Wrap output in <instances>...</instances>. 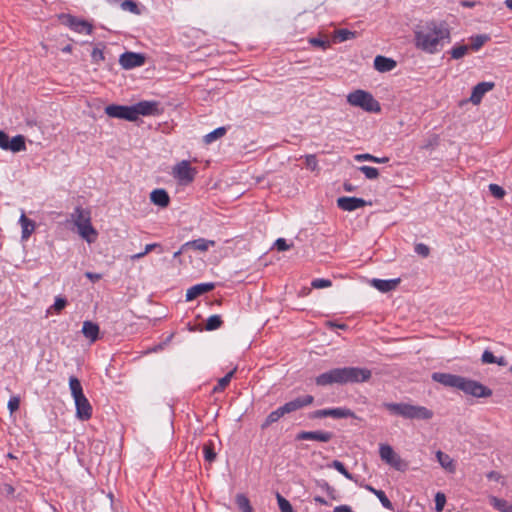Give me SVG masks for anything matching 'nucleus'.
Listing matches in <instances>:
<instances>
[{"label": "nucleus", "instance_id": "obj_1", "mask_svg": "<svg viewBox=\"0 0 512 512\" xmlns=\"http://www.w3.org/2000/svg\"><path fill=\"white\" fill-rule=\"evenodd\" d=\"M414 40L418 49L429 54H435L450 43L451 33L445 22L430 21L418 26Z\"/></svg>", "mask_w": 512, "mask_h": 512}, {"label": "nucleus", "instance_id": "obj_2", "mask_svg": "<svg viewBox=\"0 0 512 512\" xmlns=\"http://www.w3.org/2000/svg\"><path fill=\"white\" fill-rule=\"evenodd\" d=\"M372 376L371 370L361 367H342L334 368L318 375L315 383L318 386H328L332 384H354L367 382Z\"/></svg>", "mask_w": 512, "mask_h": 512}, {"label": "nucleus", "instance_id": "obj_3", "mask_svg": "<svg viewBox=\"0 0 512 512\" xmlns=\"http://www.w3.org/2000/svg\"><path fill=\"white\" fill-rule=\"evenodd\" d=\"M382 407L391 415L400 416L409 420H430L434 416L433 411L424 406L413 405L405 402H384Z\"/></svg>", "mask_w": 512, "mask_h": 512}, {"label": "nucleus", "instance_id": "obj_4", "mask_svg": "<svg viewBox=\"0 0 512 512\" xmlns=\"http://www.w3.org/2000/svg\"><path fill=\"white\" fill-rule=\"evenodd\" d=\"M71 218L78 229L79 235L88 243H93L97 237V231L91 224L90 211L77 206L71 214Z\"/></svg>", "mask_w": 512, "mask_h": 512}, {"label": "nucleus", "instance_id": "obj_5", "mask_svg": "<svg viewBox=\"0 0 512 512\" xmlns=\"http://www.w3.org/2000/svg\"><path fill=\"white\" fill-rule=\"evenodd\" d=\"M347 102L354 107H359L366 112L378 113L381 111L380 103L373 95L365 90L357 89L347 95Z\"/></svg>", "mask_w": 512, "mask_h": 512}, {"label": "nucleus", "instance_id": "obj_6", "mask_svg": "<svg viewBox=\"0 0 512 512\" xmlns=\"http://www.w3.org/2000/svg\"><path fill=\"white\" fill-rule=\"evenodd\" d=\"M379 455L382 461L396 469L397 471H405L408 463L398 455L389 444H380Z\"/></svg>", "mask_w": 512, "mask_h": 512}, {"label": "nucleus", "instance_id": "obj_7", "mask_svg": "<svg viewBox=\"0 0 512 512\" xmlns=\"http://www.w3.org/2000/svg\"><path fill=\"white\" fill-rule=\"evenodd\" d=\"M459 390L463 391L465 394L477 397V398H485L492 395V390L488 387L484 386L478 381L467 379L461 376L459 383Z\"/></svg>", "mask_w": 512, "mask_h": 512}, {"label": "nucleus", "instance_id": "obj_8", "mask_svg": "<svg viewBox=\"0 0 512 512\" xmlns=\"http://www.w3.org/2000/svg\"><path fill=\"white\" fill-rule=\"evenodd\" d=\"M197 174L196 168L192 167L190 162L182 160L177 163L172 170L173 177L181 184L188 185L193 182Z\"/></svg>", "mask_w": 512, "mask_h": 512}, {"label": "nucleus", "instance_id": "obj_9", "mask_svg": "<svg viewBox=\"0 0 512 512\" xmlns=\"http://www.w3.org/2000/svg\"><path fill=\"white\" fill-rule=\"evenodd\" d=\"M308 417L310 419H320L325 417H332L334 419L357 418L355 413L351 409L346 407L325 408L315 410L309 413Z\"/></svg>", "mask_w": 512, "mask_h": 512}, {"label": "nucleus", "instance_id": "obj_10", "mask_svg": "<svg viewBox=\"0 0 512 512\" xmlns=\"http://www.w3.org/2000/svg\"><path fill=\"white\" fill-rule=\"evenodd\" d=\"M105 113L112 118L124 119L127 121H136L133 105H108L105 107Z\"/></svg>", "mask_w": 512, "mask_h": 512}, {"label": "nucleus", "instance_id": "obj_11", "mask_svg": "<svg viewBox=\"0 0 512 512\" xmlns=\"http://www.w3.org/2000/svg\"><path fill=\"white\" fill-rule=\"evenodd\" d=\"M333 436L334 434L332 432L324 430L301 431L296 435V440H313L327 443L333 438Z\"/></svg>", "mask_w": 512, "mask_h": 512}, {"label": "nucleus", "instance_id": "obj_12", "mask_svg": "<svg viewBox=\"0 0 512 512\" xmlns=\"http://www.w3.org/2000/svg\"><path fill=\"white\" fill-rule=\"evenodd\" d=\"M145 63V56L135 52H125L119 58V64L124 69H132L142 66Z\"/></svg>", "mask_w": 512, "mask_h": 512}, {"label": "nucleus", "instance_id": "obj_13", "mask_svg": "<svg viewBox=\"0 0 512 512\" xmlns=\"http://www.w3.org/2000/svg\"><path fill=\"white\" fill-rule=\"evenodd\" d=\"M313 402L314 397L312 395H304L286 402L284 405H282V408L285 414H290L311 405Z\"/></svg>", "mask_w": 512, "mask_h": 512}, {"label": "nucleus", "instance_id": "obj_14", "mask_svg": "<svg viewBox=\"0 0 512 512\" xmlns=\"http://www.w3.org/2000/svg\"><path fill=\"white\" fill-rule=\"evenodd\" d=\"M76 417L81 421H87L92 417V406L85 395L74 399Z\"/></svg>", "mask_w": 512, "mask_h": 512}, {"label": "nucleus", "instance_id": "obj_15", "mask_svg": "<svg viewBox=\"0 0 512 512\" xmlns=\"http://www.w3.org/2000/svg\"><path fill=\"white\" fill-rule=\"evenodd\" d=\"M494 86H495L494 82L478 83L477 85H475L473 87L469 101L471 103H473L474 105L480 104L484 95L487 92L491 91L494 88Z\"/></svg>", "mask_w": 512, "mask_h": 512}, {"label": "nucleus", "instance_id": "obj_16", "mask_svg": "<svg viewBox=\"0 0 512 512\" xmlns=\"http://www.w3.org/2000/svg\"><path fill=\"white\" fill-rule=\"evenodd\" d=\"M366 201L357 197H340L337 199V206L344 211H354L366 206Z\"/></svg>", "mask_w": 512, "mask_h": 512}, {"label": "nucleus", "instance_id": "obj_17", "mask_svg": "<svg viewBox=\"0 0 512 512\" xmlns=\"http://www.w3.org/2000/svg\"><path fill=\"white\" fill-rule=\"evenodd\" d=\"M136 120L140 115L148 116L154 115L158 112V104L154 101H141L133 105Z\"/></svg>", "mask_w": 512, "mask_h": 512}, {"label": "nucleus", "instance_id": "obj_18", "mask_svg": "<svg viewBox=\"0 0 512 512\" xmlns=\"http://www.w3.org/2000/svg\"><path fill=\"white\" fill-rule=\"evenodd\" d=\"M432 379L446 387H453L458 389L461 376L450 373L435 372L432 374Z\"/></svg>", "mask_w": 512, "mask_h": 512}, {"label": "nucleus", "instance_id": "obj_19", "mask_svg": "<svg viewBox=\"0 0 512 512\" xmlns=\"http://www.w3.org/2000/svg\"><path fill=\"white\" fill-rule=\"evenodd\" d=\"M214 283H200L190 287L186 292V301H192L198 296L213 290Z\"/></svg>", "mask_w": 512, "mask_h": 512}, {"label": "nucleus", "instance_id": "obj_20", "mask_svg": "<svg viewBox=\"0 0 512 512\" xmlns=\"http://www.w3.org/2000/svg\"><path fill=\"white\" fill-rule=\"evenodd\" d=\"M400 278L396 279H389V280H382V279H372L371 285L375 287L380 292L386 293L390 292L399 285Z\"/></svg>", "mask_w": 512, "mask_h": 512}, {"label": "nucleus", "instance_id": "obj_21", "mask_svg": "<svg viewBox=\"0 0 512 512\" xmlns=\"http://www.w3.org/2000/svg\"><path fill=\"white\" fill-rule=\"evenodd\" d=\"M82 333L85 336V338L89 339L90 342L93 343L99 338V325L89 320L84 321L82 326Z\"/></svg>", "mask_w": 512, "mask_h": 512}, {"label": "nucleus", "instance_id": "obj_22", "mask_svg": "<svg viewBox=\"0 0 512 512\" xmlns=\"http://www.w3.org/2000/svg\"><path fill=\"white\" fill-rule=\"evenodd\" d=\"M150 200L153 204L165 208L170 203V197L166 190L155 189L150 193Z\"/></svg>", "mask_w": 512, "mask_h": 512}, {"label": "nucleus", "instance_id": "obj_23", "mask_svg": "<svg viewBox=\"0 0 512 512\" xmlns=\"http://www.w3.org/2000/svg\"><path fill=\"white\" fill-rule=\"evenodd\" d=\"M215 244L216 243L213 240H207L205 238H198V239L191 240V241L184 243L183 248H188V249L190 248V249L205 252L210 247L215 246Z\"/></svg>", "mask_w": 512, "mask_h": 512}, {"label": "nucleus", "instance_id": "obj_24", "mask_svg": "<svg viewBox=\"0 0 512 512\" xmlns=\"http://www.w3.org/2000/svg\"><path fill=\"white\" fill-rule=\"evenodd\" d=\"M396 67V61L385 56L378 55L374 59V68L379 72H389Z\"/></svg>", "mask_w": 512, "mask_h": 512}, {"label": "nucleus", "instance_id": "obj_25", "mask_svg": "<svg viewBox=\"0 0 512 512\" xmlns=\"http://www.w3.org/2000/svg\"><path fill=\"white\" fill-rule=\"evenodd\" d=\"M19 222L22 228L21 238L27 240L35 230V222L26 217L24 213L20 216Z\"/></svg>", "mask_w": 512, "mask_h": 512}, {"label": "nucleus", "instance_id": "obj_26", "mask_svg": "<svg viewBox=\"0 0 512 512\" xmlns=\"http://www.w3.org/2000/svg\"><path fill=\"white\" fill-rule=\"evenodd\" d=\"M436 458L442 468H444L450 473L455 472L456 466L454 460L448 454L439 450L436 452Z\"/></svg>", "mask_w": 512, "mask_h": 512}, {"label": "nucleus", "instance_id": "obj_27", "mask_svg": "<svg viewBox=\"0 0 512 512\" xmlns=\"http://www.w3.org/2000/svg\"><path fill=\"white\" fill-rule=\"evenodd\" d=\"M70 26L78 33L85 32L86 34L92 33V25L84 20H78L74 17L70 19Z\"/></svg>", "mask_w": 512, "mask_h": 512}, {"label": "nucleus", "instance_id": "obj_28", "mask_svg": "<svg viewBox=\"0 0 512 512\" xmlns=\"http://www.w3.org/2000/svg\"><path fill=\"white\" fill-rule=\"evenodd\" d=\"M284 415H286V414H285L282 406H280L276 410L269 413V415L266 417L265 421L262 423L261 428L266 429L271 424L280 420Z\"/></svg>", "mask_w": 512, "mask_h": 512}, {"label": "nucleus", "instance_id": "obj_29", "mask_svg": "<svg viewBox=\"0 0 512 512\" xmlns=\"http://www.w3.org/2000/svg\"><path fill=\"white\" fill-rule=\"evenodd\" d=\"M69 387H70V391H71V395H72L73 399H76V398L84 395L81 382L79 381V379L77 377L70 376Z\"/></svg>", "mask_w": 512, "mask_h": 512}, {"label": "nucleus", "instance_id": "obj_30", "mask_svg": "<svg viewBox=\"0 0 512 512\" xmlns=\"http://www.w3.org/2000/svg\"><path fill=\"white\" fill-rule=\"evenodd\" d=\"M26 149L25 138L22 135L13 137L8 146V150L12 152H20Z\"/></svg>", "mask_w": 512, "mask_h": 512}, {"label": "nucleus", "instance_id": "obj_31", "mask_svg": "<svg viewBox=\"0 0 512 512\" xmlns=\"http://www.w3.org/2000/svg\"><path fill=\"white\" fill-rule=\"evenodd\" d=\"M236 371V368L228 372L224 377L220 378L218 380L217 385L213 388L214 393L222 392L230 383L234 373Z\"/></svg>", "mask_w": 512, "mask_h": 512}, {"label": "nucleus", "instance_id": "obj_32", "mask_svg": "<svg viewBox=\"0 0 512 512\" xmlns=\"http://www.w3.org/2000/svg\"><path fill=\"white\" fill-rule=\"evenodd\" d=\"M235 501L241 512H253L250 501L244 494H237Z\"/></svg>", "mask_w": 512, "mask_h": 512}, {"label": "nucleus", "instance_id": "obj_33", "mask_svg": "<svg viewBox=\"0 0 512 512\" xmlns=\"http://www.w3.org/2000/svg\"><path fill=\"white\" fill-rule=\"evenodd\" d=\"M331 467H333L334 469H336L340 474H342L346 479L348 480H351V481H355V478L353 476V474H351L347 469L346 467L344 466V464L339 461V460H334L332 461Z\"/></svg>", "mask_w": 512, "mask_h": 512}, {"label": "nucleus", "instance_id": "obj_34", "mask_svg": "<svg viewBox=\"0 0 512 512\" xmlns=\"http://www.w3.org/2000/svg\"><path fill=\"white\" fill-rule=\"evenodd\" d=\"M490 504L498 511L500 512H506L508 511V508L511 504H508V502L504 499L497 498L495 496H491Z\"/></svg>", "mask_w": 512, "mask_h": 512}, {"label": "nucleus", "instance_id": "obj_35", "mask_svg": "<svg viewBox=\"0 0 512 512\" xmlns=\"http://www.w3.org/2000/svg\"><path fill=\"white\" fill-rule=\"evenodd\" d=\"M469 50L468 45H456L450 50V55L453 59L458 60L464 57Z\"/></svg>", "mask_w": 512, "mask_h": 512}, {"label": "nucleus", "instance_id": "obj_36", "mask_svg": "<svg viewBox=\"0 0 512 512\" xmlns=\"http://www.w3.org/2000/svg\"><path fill=\"white\" fill-rule=\"evenodd\" d=\"M225 134H226V128L225 127H218L215 130H213L212 132H210L207 135H205L204 141L207 144H209V143H212L213 141H215L216 139L221 138Z\"/></svg>", "mask_w": 512, "mask_h": 512}, {"label": "nucleus", "instance_id": "obj_37", "mask_svg": "<svg viewBox=\"0 0 512 512\" xmlns=\"http://www.w3.org/2000/svg\"><path fill=\"white\" fill-rule=\"evenodd\" d=\"M223 321L219 315H212L206 321V330L212 331L221 327Z\"/></svg>", "mask_w": 512, "mask_h": 512}, {"label": "nucleus", "instance_id": "obj_38", "mask_svg": "<svg viewBox=\"0 0 512 512\" xmlns=\"http://www.w3.org/2000/svg\"><path fill=\"white\" fill-rule=\"evenodd\" d=\"M356 37V32L350 31L348 29H339L336 31V38L339 42H344Z\"/></svg>", "mask_w": 512, "mask_h": 512}, {"label": "nucleus", "instance_id": "obj_39", "mask_svg": "<svg viewBox=\"0 0 512 512\" xmlns=\"http://www.w3.org/2000/svg\"><path fill=\"white\" fill-rule=\"evenodd\" d=\"M439 140V136L437 134H433L424 141L421 148L424 150H432L438 146Z\"/></svg>", "mask_w": 512, "mask_h": 512}, {"label": "nucleus", "instance_id": "obj_40", "mask_svg": "<svg viewBox=\"0 0 512 512\" xmlns=\"http://www.w3.org/2000/svg\"><path fill=\"white\" fill-rule=\"evenodd\" d=\"M488 40V36L486 35H476L471 38V49L474 51L479 50L484 43Z\"/></svg>", "mask_w": 512, "mask_h": 512}, {"label": "nucleus", "instance_id": "obj_41", "mask_svg": "<svg viewBox=\"0 0 512 512\" xmlns=\"http://www.w3.org/2000/svg\"><path fill=\"white\" fill-rule=\"evenodd\" d=\"M277 502L281 512H294L290 502L279 493L277 494Z\"/></svg>", "mask_w": 512, "mask_h": 512}, {"label": "nucleus", "instance_id": "obj_42", "mask_svg": "<svg viewBox=\"0 0 512 512\" xmlns=\"http://www.w3.org/2000/svg\"><path fill=\"white\" fill-rule=\"evenodd\" d=\"M359 170L365 175L366 178L368 179H376L378 178L379 176V171L377 168L375 167H371V166H361L359 167Z\"/></svg>", "mask_w": 512, "mask_h": 512}, {"label": "nucleus", "instance_id": "obj_43", "mask_svg": "<svg viewBox=\"0 0 512 512\" xmlns=\"http://www.w3.org/2000/svg\"><path fill=\"white\" fill-rule=\"evenodd\" d=\"M203 453L205 460L209 463L213 462L216 459V453L211 443L205 444L203 446Z\"/></svg>", "mask_w": 512, "mask_h": 512}, {"label": "nucleus", "instance_id": "obj_44", "mask_svg": "<svg viewBox=\"0 0 512 512\" xmlns=\"http://www.w3.org/2000/svg\"><path fill=\"white\" fill-rule=\"evenodd\" d=\"M375 496L379 499L384 508L391 511L394 510L392 502L388 499L384 491L379 490Z\"/></svg>", "mask_w": 512, "mask_h": 512}, {"label": "nucleus", "instance_id": "obj_45", "mask_svg": "<svg viewBox=\"0 0 512 512\" xmlns=\"http://www.w3.org/2000/svg\"><path fill=\"white\" fill-rule=\"evenodd\" d=\"M121 8L123 10H127L133 14H140V11H139V8H138V5L136 2L132 1V0H125L121 3Z\"/></svg>", "mask_w": 512, "mask_h": 512}, {"label": "nucleus", "instance_id": "obj_46", "mask_svg": "<svg viewBox=\"0 0 512 512\" xmlns=\"http://www.w3.org/2000/svg\"><path fill=\"white\" fill-rule=\"evenodd\" d=\"M445 503H446L445 495L441 492H438L435 495V510L437 512H442L444 509Z\"/></svg>", "mask_w": 512, "mask_h": 512}, {"label": "nucleus", "instance_id": "obj_47", "mask_svg": "<svg viewBox=\"0 0 512 512\" xmlns=\"http://www.w3.org/2000/svg\"><path fill=\"white\" fill-rule=\"evenodd\" d=\"M331 285V280L323 278H317L311 282V286L315 289L327 288L330 287Z\"/></svg>", "mask_w": 512, "mask_h": 512}, {"label": "nucleus", "instance_id": "obj_48", "mask_svg": "<svg viewBox=\"0 0 512 512\" xmlns=\"http://www.w3.org/2000/svg\"><path fill=\"white\" fill-rule=\"evenodd\" d=\"M489 191L494 197L498 199H502L505 196V190L497 184H490Z\"/></svg>", "mask_w": 512, "mask_h": 512}, {"label": "nucleus", "instance_id": "obj_49", "mask_svg": "<svg viewBox=\"0 0 512 512\" xmlns=\"http://www.w3.org/2000/svg\"><path fill=\"white\" fill-rule=\"evenodd\" d=\"M305 164L306 167L312 171L318 168V161L314 154H309L305 156Z\"/></svg>", "mask_w": 512, "mask_h": 512}, {"label": "nucleus", "instance_id": "obj_50", "mask_svg": "<svg viewBox=\"0 0 512 512\" xmlns=\"http://www.w3.org/2000/svg\"><path fill=\"white\" fill-rule=\"evenodd\" d=\"M414 250L418 255L424 258L428 257L430 254V248L424 243H417Z\"/></svg>", "mask_w": 512, "mask_h": 512}, {"label": "nucleus", "instance_id": "obj_51", "mask_svg": "<svg viewBox=\"0 0 512 512\" xmlns=\"http://www.w3.org/2000/svg\"><path fill=\"white\" fill-rule=\"evenodd\" d=\"M481 361L484 364H494L497 361V357L490 350H485L481 356Z\"/></svg>", "mask_w": 512, "mask_h": 512}, {"label": "nucleus", "instance_id": "obj_52", "mask_svg": "<svg viewBox=\"0 0 512 512\" xmlns=\"http://www.w3.org/2000/svg\"><path fill=\"white\" fill-rule=\"evenodd\" d=\"M67 305V300L63 297H56L52 308L57 312H61Z\"/></svg>", "mask_w": 512, "mask_h": 512}, {"label": "nucleus", "instance_id": "obj_53", "mask_svg": "<svg viewBox=\"0 0 512 512\" xmlns=\"http://www.w3.org/2000/svg\"><path fill=\"white\" fill-rule=\"evenodd\" d=\"M20 406V398L18 396H12L7 404V407L10 411V413H14L19 409Z\"/></svg>", "mask_w": 512, "mask_h": 512}, {"label": "nucleus", "instance_id": "obj_54", "mask_svg": "<svg viewBox=\"0 0 512 512\" xmlns=\"http://www.w3.org/2000/svg\"><path fill=\"white\" fill-rule=\"evenodd\" d=\"M320 487L330 496L332 499H336V490L326 481H324Z\"/></svg>", "mask_w": 512, "mask_h": 512}, {"label": "nucleus", "instance_id": "obj_55", "mask_svg": "<svg viewBox=\"0 0 512 512\" xmlns=\"http://www.w3.org/2000/svg\"><path fill=\"white\" fill-rule=\"evenodd\" d=\"M9 142V136L4 131L0 130V148L3 150H8Z\"/></svg>", "mask_w": 512, "mask_h": 512}, {"label": "nucleus", "instance_id": "obj_56", "mask_svg": "<svg viewBox=\"0 0 512 512\" xmlns=\"http://www.w3.org/2000/svg\"><path fill=\"white\" fill-rule=\"evenodd\" d=\"M92 60L96 63L104 60V53L101 49L94 48L91 53Z\"/></svg>", "mask_w": 512, "mask_h": 512}, {"label": "nucleus", "instance_id": "obj_57", "mask_svg": "<svg viewBox=\"0 0 512 512\" xmlns=\"http://www.w3.org/2000/svg\"><path fill=\"white\" fill-rule=\"evenodd\" d=\"M278 251H286L290 248V245L287 244L284 238H278L274 244Z\"/></svg>", "mask_w": 512, "mask_h": 512}, {"label": "nucleus", "instance_id": "obj_58", "mask_svg": "<svg viewBox=\"0 0 512 512\" xmlns=\"http://www.w3.org/2000/svg\"><path fill=\"white\" fill-rule=\"evenodd\" d=\"M354 159L358 162H361V161H370V162H373V160H375V156L372 155V154H369V153H365V154H357L354 156Z\"/></svg>", "mask_w": 512, "mask_h": 512}, {"label": "nucleus", "instance_id": "obj_59", "mask_svg": "<svg viewBox=\"0 0 512 512\" xmlns=\"http://www.w3.org/2000/svg\"><path fill=\"white\" fill-rule=\"evenodd\" d=\"M310 43L313 45V46H316V47H321V48H326L327 45H328V42L325 41V40H322L320 38H311L310 39Z\"/></svg>", "mask_w": 512, "mask_h": 512}, {"label": "nucleus", "instance_id": "obj_60", "mask_svg": "<svg viewBox=\"0 0 512 512\" xmlns=\"http://www.w3.org/2000/svg\"><path fill=\"white\" fill-rule=\"evenodd\" d=\"M155 249H159V251H158L159 253L162 252V247H161V245L159 243H151V244H147L145 246L144 253L148 254L149 252H151V251H153Z\"/></svg>", "mask_w": 512, "mask_h": 512}, {"label": "nucleus", "instance_id": "obj_61", "mask_svg": "<svg viewBox=\"0 0 512 512\" xmlns=\"http://www.w3.org/2000/svg\"><path fill=\"white\" fill-rule=\"evenodd\" d=\"M85 276L93 283L98 282L102 278L101 274L93 272H86Z\"/></svg>", "mask_w": 512, "mask_h": 512}, {"label": "nucleus", "instance_id": "obj_62", "mask_svg": "<svg viewBox=\"0 0 512 512\" xmlns=\"http://www.w3.org/2000/svg\"><path fill=\"white\" fill-rule=\"evenodd\" d=\"M333 512H353V511H352L351 507L348 505H339L334 508Z\"/></svg>", "mask_w": 512, "mask_h": 512}, {"label": "nucleus", "instance_id": "obj_63", "mask_svg": "<svg viewBox=\"0 0 512 512\" xmlns=\"http://www.w3.org/2000/svg\"><path fill=\"white\" fill-rule=\"evenodd\" d=\"M479 2L476 1H468V0H462L460 1V5L465 8H473L475 7Z\"/></svg>", "mask_w": 512, "mask_h": 512}, {"label": "nucleus", "instance_id": "obj_64", "mask_svg": "<svg viewBox=\"0 0 512 512\" xmlns=\"http://www.w3.org/2000/svg\"><path fill=\"white\" fill-rule=\"evenodd\" d=\"M314 501L321 505H325V506L329 505V503L321 496H315Z\"/></svg>", "mask_w": 512, "mask_h": 512}]
</instances>
